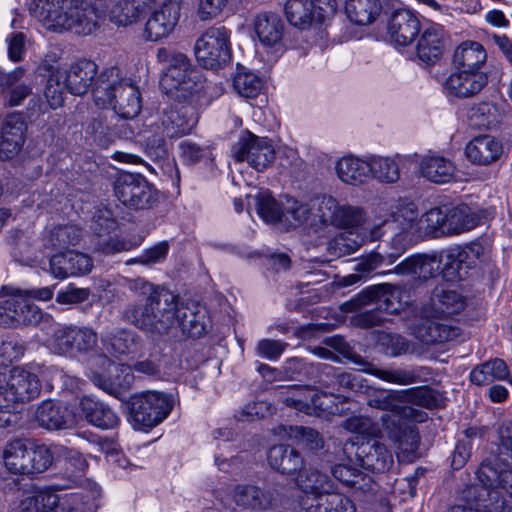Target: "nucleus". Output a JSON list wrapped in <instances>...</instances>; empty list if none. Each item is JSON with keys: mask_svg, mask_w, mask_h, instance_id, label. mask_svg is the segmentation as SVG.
<instances>
[{"mask_svg": "<svg viewBox=\"0 0 512 512\" xmlns=\"http://www.w3.org/2000/svg\"><path fill=\"white\" fill-rule=\"evenodd\" d=\"M108 11L118 13L108 0H38L36 16L49 30L89 35Z\"/></svg>", "mask_w": 512, "mask_h": 512, "instance_id": "nucleus-1", "label": "nucleus"}, {"mask_svg": "<svg viewBox=\"0 0 512 512\" xmlns=\"http://www.w3.org/2000/svg\"><path fill=\"white\" fill-rule=\"evenodd\" d=\"M93 99L100 108L110 107L125 119L136 117L142 108L138 86L131 79L123 78L117 67L104 70L92 90Z\"/></svg>", "mask_w": 512, "mask_h": 512, "instance_id": "nucleus-2", "label": "nucleus"}, {"mask_svg": "<svg viewBox=\"0 0 512 512\" xmlns=\"http://www.w3.org/2000/svg\"><path fill=\"white\" fill-rule=\"evenodd\" d=\"M156 59L167 64L160 79L162 89L177 98H186L203 87V77L181 52L161 47L157 50Z\"/></svg>", "mask_w": 512, "mask_h": 512, "instance_id": "nucleus-3", "label": "nucleus"}, {"mask_svg": "<svg viewBox=\"0 0 512 512\" xmlns=\"http://www.w3.org/2000/svg\"><path fill=\"white\" fill-rule=\"evenodd\" d=\"M40 391V380L29 369L15 367L9 373L0 374V428L9 427L14 422V404L30 401L38 397Z\"/></svg>", "mask_w": 512, "mask_h": 512, "instance_id": "nucleus-4", "label": "nucleus"}, {"mask_svg": "<svg viewBox=\"0 0 512 512\" xmlns=\"http://www.w3.org/2000/svg\"><path fill=\"white\" fill-rule=\"evenodd\" d=\"M176 295L170 291L158 293V298L144 303L129 304L123 314L136 327L150 332H166L174 327L173 303Z\"/></svg>", "mask_w": 512, "mask_h": 512, "instance_id": "nucleus-5", "label": "nucleus"}, {"mask_svg": "<svg viewBox=\"0 0 512 512\" xmlns=\"http://www.w3.org/2000/svg\"><path fill=\"white\" fill-rule=\"evenodd\" d=\"M52 297V287L13 290L7 299L0 302V325L16 327L39 323L43 317L42 312L31 300L48 301Z\"/></svg>", "mask_w": 512, "mask_h": 512, "instance_id": "nucleus-6", "label": "nucleus"}, {"mask_svg": "<svg viewBox=\"0 0 512 512\" xmlns=\"http://www.w3.org/2000/svg\"><path fill=\"white\" fill-rule=\"evenodd\" d=\"M173 408L170 394L145 391L130 398L129 410L133 425L138 429L153 428L161 423Z\"/></svg>", "mask_w": 512, "mask_h": 512, "instance_id": "nucleus-7", "label": "nucleus"}, {"mask_svg": "<svg viewBox=\"0 0 512 512\" xmlns=\"http://www.w3.org/2000/svg\"><path fill=\"white\" fill-rule=\"evenodd\" d=\"M116 198L127 208H152L158 201V191L145 177L134 173H121L114 182Z\"/></svg>", "mask_w": 512, "mask_h": 512, "instance_id": "nucleus-8", "label": "nucleus"}, {"mask_svg": "<svg viewBox=\"0 0 512 512\" xmlns=\"http://www.w3.org/2000/svg\"><path fill=\"white\" fill-rule=\"evenodd\" d=\"M230 34L223 26H212L197 39L195 56L205 68L217 69L231 58Z\"/></svg>", "mask_w": 512, "mask_h": 512, "instance_id": "nucleus-9", "label": "nucleus"}, {"mask_svg": "<svg viewBox=\"0 0 512 512\" xmlns=\"http://www.w3.org/2000/svg\"><path fill=\"white\" fill-rule=\"evenodd\" d=\"M336 10V0H287L284 6L288 22L299 29H307L314 23L324 22Z\"/></svg>", "mask_w": 512, "mask_h": 512, "instance_id": "nucleus-10", "label": "nucleus"}, {"mask_svg": "<svg viewBox=\"0 0 512 512\" xmlns=\"http://www.w3.org/2000/svg\"><path fill=\"white\" fill-rule=\"evenodd\" d=\"M232 154L236 161H246L257 171L266 169L275 158V150L271 142L250 132L241 136L234 144Z\"/></svg>", "mask_w": 512, "mask_h": 512, "instance_id": "nucleus-11", "label": "nucleus"}, {"mask_svg": "<svg viewBox=\"0 0 512 512\" xmlns=\"http://www.w3.org/2000/svg\"><path fill=\"white\" fill-rule=\"evenodd\" d=\"M181 11V0H164L146 21L144 35L149 41L169 36L175 29Z\"/></svg>", "mask_w": 512, "mask_h": 512, "instance_id": "nucleus-12", "label": "nucleus"}, {"mask_svg": "<svg viewBox=\"0 0 512 512\" xmlns=\"http://www.w3.org/2000/svg\"><path fill=\"white\" fill-rule=\"evenodd\" d=\"M488 83L485 71L455 69L444 82V88L450 96L465 99L476 96Z\"/></svg>", "mask_w": 512, "mask_h": 512, "instance_id": "nucleus-13", "label": "nucleus"}, {"mask_svg": "<svg viewBox=\"0 0 512 512\" xmlns=\"http://www.w3.org/2000/svg\"><path fill=\"white\" fill-rule=\"evenodd\" d=\"M67 85V91L76 96H82L99 79L97 76L98 67L90 60L81 59L71 64L69 67L57 69Z\"/></svg>", "mask_w": 512, "mask_h": 512, "instance_id": "nucleus-14", "label": "nucleus"}, {"mask_svg": "<svg viewBox=\"0 0 512 512\" xmlns=\"http://www.w3.org/2000/svg\"><path fill=\"white\" fill-rule=\"evenodd\" d=\"M233 501L240 507L262 512L272 509L278 500V493L271 487L239 484L233 488Z\"/></svg>", "mask_w": 512, "mask_h": 512, "instance_id": "nucleus-15", "label": "nucleus"}, {"mask_svg": "<svg viewBox=\"0 0 512 512\" xmlns=\"http://www.w3.org/2000/svg\"><path fill=\"white\" fill-rule=\"evenodd\" d=\"M412 334L423 344L432 345L456 340L462 335V330L454 321L438 318L416 324L412 327Z\"/></svg>", "mask_w": 512, "mask_h": 512, "instance_id": "nucleus-16", "label": "nucleus"}, {"mask_svg": "<svg viewBox=\"0 0 512 512\" xmlns=\"http://www.w3.org/2000/svg\"><path fill=\"white\" fill-rule=\"evenodd\" d=\"M50 273L56 279L81 276L91 272L92 259L84 253L68 250L54 254L50 258Z\"/></svg>", "mask_w": 512, "mask_h": 512, "instance_id": "nucleus-17", "label": "nucleus"}, {"mask_svg": "<svg viewBox=\"0 0 512 512\" xmlns=\"http://www.w3.org/2000/svg\"><path fill=\"white\" fill-rule=\"evenodd\" d=\"M35 417L38 424L48 430L69 429L77 422V416L70 406L58 400L43 401Z\"/></svg>", "mask_w": 512, "mask_h": 512, "instance_id": "nucleus-18", "label": "nucleus"}, {"mask_svg": "<svg viewBox=\"0 0 512 512\" xmlns=\"http://www.w3.org/2000/svg\"><path fill=\"white\" fill-rule=\"evenodd\" d=\"M173 306L174 326L177 324L183 334L196 338L206 333L210 321L204 307L195 304L179 305L177 296Z\"/></svg>", "mask_w": 512, "mask_h": 512, "instance_id": "nucleus-19", "label": "nucleus"}, {"mask_svg": "<svg viewBox=\"0 0 512 512\" xmlns=\"http://www.w3.org/2000/svg\"><path fill=\"white\" fill-rule=\"evenodd\" d=\"M419 237H410L405 231L395 233L390 242V251L381 254L379 252H371L362 257L355 266V270L359 273H369L383 264L391 265L405 252L407 246Z\"/></svg>", "mask_w": 512, "mask_h": 512, "instance_id": "nucleus-20", "label": "nucleus"}, {"mask_svg": "<svg viewBox=\"0 0 512 512\" xmlns=\"http://www.w3.org/2000/svg\"><path fill=\"white\" fill-rule=\"evenodd\" d=\"M499 460L505 466L498 469L490 463H483L477 471L479 482L492 493L496 487L503 488L512 497V451H506L499 446Z\"/></svg>", "mask_w": 512, "mask_h": 512, "instance_id": "nucleus-21", "label": "nucleus"}, {"mask_svg": "<svg viewBox=\"0 0 512 512\" xmlns=\"http://www.w3.org/2000/svg\"><path fill=\"white\" fill-rule=\"evenodd\" d=\"M504 153L500 140L491 135H480L470 140L464 149L469 162L479 166H489L498 161Z\"/></svg>", "mask_w": 512, "mask_h": 512, "instance_id": "nucleus-22", "label": "nucleus"}, {"mask_svg": "<svg viewBox=\"0 0 512 512\" xmlns=\"http://www.w3.org/2000/svg\"><path fill=\"white\" fill-rule=\"evenodd\" d=\"M25 122L18 113L8 115L3 123L0 140V157L11 159L19 153L25 139Z\"/></svg>", "mask_w": 512, "mask_h": 512, "instance_id": "nucleus-23", "label": "nucleus"}, {"mask_svg": "<svg viewBox=\"0 0 512 512\" xmlns=\"http://www.w3.org/2000/svg\"><path fill=\"white\" fill-rule=\"evenodd\" d=\"M372 408L385 411L381 421L385 430L392 426H399L404 417L411 416L403 406L397 392H379L368 400Z\"/></svg>", "mask_w": 512, "mask_h": 512, "instance_id": "nucleus-24", "label": "nucleus"}, {"mask_svg": "<svg viewBox=\"0 0 512 512\" xmlns=\"http://www.w3.org/2000/svg\"><path fill=\"white\" fill-rule=\"evenodd\" d=\"M419 173L429 182L446 184L456 179L457 169L449 158L438 154H427L420 161Z\"/></svg>", "mask_w": 512, "mask_h": 512, "instance_id": "nucleus-25", "label": "nucleus"}, {"mask_svg": "<svg viewBox=\"0 0 512 512\" xmlns=\"http://www.w3.org/2000/svg\"><path fill=\"white\" fill-rule=\"evenodd\" d=\"M198 117L192 107L181 106L165 111L161 117V129L168 138L183 136L193 129Z\"/></svg>", "mask_w": 512, "mask_h": 512, "instance_id": "nucleus-26", "label": "nucleus"}, {"mask_svg": "<svg viewBox=\"0 0 512 512\" xmlns=\"http://www.w3.org/2000/svg\"><path fill=\"white\" fill-rule=\"evenodd\" d=\"M420 30L418 19L408 10H398L392 16L388 24L390 41L398 46L409 45Z\"/></svg>", "mask_w": 512, "mask_h": 512, "instance_id": "nucleus-27", "label": "nucleus"}, {"mask_svg": "<svg viewBox=\"0 0 512 512\" xmlns=\"http://www.w3.org/2000/svg\"><path fill=\"white\" fill-rule=\"evenodd\" d=\"M466 306L463 295L444 286L433 289L430 297V311L425 310L427 316H451L461 312Z\"/></svg>", "mask_w": 512, "mask_h": 512, "instance_id": "nucleus-28", "label": "nucleus"}, {"mask_svg": "<svg viewBox=\"0 0 512 512\" xmlns=\"http://www.w3.org/2000/svg\"><path fill=\"white\" fill-rule=\"evenodd\" d=\"M487 59V51L480 42L467 40L455 48L452 63L455 69L484 71Z\"/></svg>", "mask_w": 512, "mask_h": 512, "instance_id": "nucleus-29", "label": "nucleus"}, {"mask_svg": "<svg viewBox=\"0 0 512 512\" xmlns=\"http://www.w3.org/2000/svg\"><path fill=\"white\" fill-rule=\"evenodd\" d=\"M356 456L363 468L374 472H385L393 466V456L387 448L377 441L361 443Z\"/></svg>", "mask_w": 512, "mask_h": 512, "instance_id": "nucleus-30", "label": "nucleus"}, {"mask_svg": "<svg viewBox=\"0 0 512 512\" xmlns=\"http://www.w3.org/2000/svg\"><path fill=\"white\" fill-rule=\"evenodd\" d=\"M391 221H385L390 230L405 231L410 237H419V218L415 203L399 200L391 207Z\"/></svg>", "mask_w": 512, "mask_h": 512, "instance_id": "nucleus-31", "label": "nucleus"}, {"mask_svg": "<svg viewBox=\"0 0 512 512\" xmlns=\"http://www.w3.org/2000/svg\"><path fill=\"white\" fill-rule=\"evenodd\" d=\"M487 254V248L478 241L464 246H456L446 250L442 257L445 263L452 269L472 268L477 262L482 261Z\"/></svg>", "mask_w": 512, "mask_h": 512, "instance_id": "nucleus-32", "label": "nucleus"}, {"mask_svg": "<svg viewBox=\"0 0 512 512\" xmlns=\"http://www.w3.org/2000/svg\"><path fill=\"white\" fill-rule=\"evenodd\" d=\"M445 260L441 256V261ZM440 260L436 255H413L396 265L392 270L398 275H414L419 279H428L439 270Z\"/></svg>", "mask_w": 512, "mask_h": 512, "instance_id": "nucleus-33", "label": "nucleus"}, {"mask_svg": "<svg viewBox=\"0 0 512 512\" xmlns=\"http://www.w3.org/2000/svg\"><path fill=\"white\" fill-rule=\"evenodd\" d=\"M80 409L87 421L101 429H112L119 424V417L106 404L96 401L91 397L81 398Z\"/></svg>", "mask_w": 512, "mask_h": 512, "instance_id": "nucleus-34", "label": "nucleus"}, {"mask_svg": "<svg viewBox=\"0 0 512 512\" xmlns=\"http://www.w3.org/2000/svg\"><path fill=\"white\" fill-rule=\"evenodd\" d=\"M338 178L350 185H360L370 178L369 161L348 155L340 158L335 165Z\"/></svg>", "mask_w": 512, "mask_h": 512, "instance_id": "nucleus-35", "label": "nucleus"}, {"mask_svg": "<svg viewBox=\"0 0 512 512\" xmlns=\"http://www.w3.org/2000/svg\"><path fill=\"white\" fill-rule=\"evenodd\" d=\"M291 395L284 398L287 406L294 407L300 411L310 413L311 409L319 411H330L332 409L323 401L328 398L326 393H319L310 387H293L290 390Z\"/></svg>", "mask_w": 512, "mask_h": 512, "instance_id": "nucleus-36", "label": "nucleus"}, {"mask_svg": "<svg viewBox=\"0 0 512 512\" xmlns=\"http://www.w3.org/2000/svg\"><path fill=\"white\" fill-rule=\"evenodd\" d=\"M408 159V156L398 154L393 157L370 156V176L383 183H395L400 177V166Z\"/></svg>", "mask_w": 512, "mask_h": 512, "instance_id": "nucleus-37", "label": "nucleus"}, {"mask_svg": "<svg viewBox=\"0 0 512 512\" xmlns=\"http://www.w3.org/2000/svg\"><path fill=\"white\" fill-rule=\"evenodd\" d=\"M253 25L263 45L273 47L281 41L283 23L278 15L269 12L260 13L255 17Z\"/></svg>", "mask_w": 512, "mask_h": 512, "instance_id": "nucleus-38", "label": "nucleus"}, {"mask_svg": "<svg viewBox=\"0 0 512 512\" xmlns=\"http://www.w3.org/2000/svg\"><path fill=\"white\" fill-rule=\"evenodd\" d=\"M467 118L478 129H493L504 120L505 114L496 104L480 102L468 109Z\"/></svg>", "mask_w": 512, "mask_h": 512, "instance_id": "nucleus-39", "label": "nucleus"}, {"mask_svg": "<svg viewBox=\"0 0 512 512\" xmlns=\"http://www.w3.org/2000/svg\"><path fill=\"white\" fill-rule=\"evenodd\" d=\"M443 32L439 27L432 26L425 29L417 42V57L424 63L437 61L443 51Z\"/></svg>", "mask_w": 512, "mask_h": 512, "instance_id": "nucleus-40", "label": "nucleus"}, {"mask_svg": "<svg viewBox=\"0 0 512 512\" xmlns=\"http://www.w3.org/2000/svg\"><path fill=\"white\" fill-rule=\"evenodd\" d=\"M268 462L274 470L282 474H293L304 465L302 456L295 449L285 445H276L270 448Z\"/></svg>", "mask_w": 512, "mask_h": 512, "instance_id": "nucleus-41", "label": "nucleus"}, {"mask_svg": "<svg viewBox=\"0 0 512 512\" xmlns=\"http://www.w3.org/2000/svg\"><path fill=\"white\" fill-rule=\"evenodd\" d=\"M449 205L436 206L419 218V238L447 233Z\"/></svg>", "mask_w": 512, "mask_h": 512, "instance_id": "nucleus-42", "label": "nucleus"}, {"mask_svg": "<svg viewBox=\"0 0 512 512\" xmlns=\"http://www.w3.org/2000/svg\"><path fill=\"white\" fill-rule=\"evenodd\" d=\"M296 484L305 495L312 497V503H316L320 496H324L332 488L329 477L313 469L299 472Z\"/></svg>", "mask_w": 512, "mask_h": 512, "instance_id": "nucleus-43", "label": "nucleus"}, {"mask_svg": "<svg viewBox=\"0 0 512 512\" xmlns=\"http://www.w3.org/2000/svg\"><path fill=\"white\" fill-rule=\"evenodd\" d=\"M57 446L37 445L27 450L22 475L42 473L49 469L54 462V457L60 452Z\"/></svg>", "mask_w": 512, "mask_h": 512, "instance_id": "nucleus-44", "label": "nucleus"}, {"mask_svg": "<svg viewBox=\"0 0 512 512\" xmlns=\"http://www.w3.org/2000/svg\"><path fill=\"white\" fill-rule=\"evenodd\" d=\"M463 504L452 506L448 512H491L488 507L490 500V490L483 486L481 482L473 484L463 491Z\"/></svg>", "mask_w": 512, "mask_h": 512, "instance_id": "nucleus-45", "label": "nucleus"}, {"mask_svg": "<svg viewBox=\"0 0 512 512\" xmlns=\"http://www.w3.org/2000/svg\"><path fill=\"white\" fill-rule=\"evenodd\" d=\"M381 11L379 0H346L345 13L356 25L372 23Z\"/></svg>", "mask_w": 512, "mask_h": 512, "instance_id": "nucleus-46", "label": "nucleus"}, {"mask_svg": "<svg viewBox=\"0 0 512 512\" xmlns=\"http://www.w3.org/2000/svg\"><path fill=\"white\" fill-rule=\"evenodd\" d=\"M320 207H325L331 211L329 215L325 213L321 215L323 221H334L339 217L342 219V223L349 227H356L364 221V212L361 208L337 207V203L332 197H324L321 200Z\"/></svg>", "mask_w": 512, "mask_h": 512, "instance_id": "nucleus-47", "label": "nucleus"}, {"mask_svg": "<svg viewBox=\"0 0 512 512\" xmlns=\"http://www.w3.org/2000/svg\"><path fill=\"white\" fill-rule=\"evenodd\" d=\"M509 371L501 359H493L475 367L470 373V380L476 385H488L496 380H504Z\"/></svg>", "mask_w": 512, "mask_h": 512, "instance_id": "nucleus-48", "label": "nucleus"}, {"mask_svg": "<svg viewBox=\"0 0 512 512\" xmlns=\"http://www.w3.org/2000/svg\"><path fill=\"white\" fill-rule=\"evenodd\" d=\"M305 512H356V507L344 494L329 491L320 496L316 503L308 505Z\"/></svg>", "mask_w": 512, "mask_h": 512, "instance_id": "nucleus-49", "label": "nucleus"}, {"mask_svg": "<svg viewBox=\"0 0 512 512\" xmlns=\"http://www.w3.org/2000/svg\"><path fill=\"white\" fill-rule=\"evenodd\" d=\"M28 446L22 439L8 442L2 451V460L5 468L13 474H23Z\"/></svg>", "mask_w": 512, "mask_h": 512, "instance_id": "nucleus-50", "label": "nucleus"}, {"mask_svg": "<svg viewBox=\"0 0 512 512\" xmlns=\"http://www.w3.org/2000/svg\"><path fill=\"white\" fill-rule=\"evenodd\" d=\"M479 217L467 205L450 206L447 233L458 234L478 225Z\"/></svg>", "mask_w": 512, "mask_h": 512, "instance_id": "nucleus-51", "label": "nucleus"}, {"mask_svg": "<svg viewBox=\"0 0 512 512\" xmlns=\"http://www.w3.org/2000/svg\"><path fill=\"white\" fill-rule=\"evenodd\" d=\"M355 362L362 363V361H355ZM363 364L365 365V368H363L364 372L374 375L375 377H377L383 381L392 383V384L409 385V384H413L417 381V375L411 370L401 369V368L380 369V368L374 367L370 363L363 362Z\"/></svg>", "mask_w": 512, "mask_h": 512, "instance_id": "nucleus-52", "label": "nucleus"}, {"mask_svg": "<svg viewBox=\"0 0 512 512\" xmlns=\"http://www.w3.org/2000/svg\"><path fill=\"white\" fill-rule=\"evenodd\" d=\"M262 80L250 71L239 68L233 79V87L236 92L246 98L256 97L261 89Z\"/></svg>", "mask_w": 512, "mask_h": 512, "instance_id": "nucleus-53", "label": "nucleus"}, {"mask_svg": "<svg viewBox=\"0 0 512 512\" xmlns=\"http://www.w3.org/2000/svg\"><path fill=\"white\" fill-rule=\"evenodd\" d=\"M258 215L267 223L281 221L284 213L279 203L269 191H261L255 196Z\"/></svg>", "mask_w": 512, "mask_h": 512, "instance_id": "nucleus-54", "label": "nucleus"}, {"mask_svg": "<svg viewBox=\"0 0 512 512\" xmlns=\"http://www.w3.org/2000/svg\"><path fill=\"white\" fill-rule=\"evenodd\" d=\"M389 438L398 444V448L405 453H414L418 448L419 436L412 428L403 427V420L400 425L392 426L387 430Z\"/></svg>", "mask_w": 512, "mask_h": 512, "instance_id": "nucleus-55", "label": "nucleus"}, {"mask_svg": "<svg viewBox=\"0 0 512 512\" xmlns=\"http://www.w3.org/2000/svg\"><path fill=\"white\" fill-rule=\"evenodd\" d=\"M109 346L120 355L137 354L141 348V341L133 332L120 330L111 337Z\"/></svg>", "mask_w": 512, "mask_h": 512, "instance_id": "nucleus-56", "label": "nucleus"}, {"mask_svg": "<svg viewBox=\"0 0 512 512\" xmlns=\"http://www.w3.org/2000/svg\"><path fill=\"white\" fill-rule=\"evenodd\" d=\"M65 90H67V85L59 71L57 69L52 71L45 88V97L52 109L63 105Z\"/></svg>", "mask_w": 512, "mask_h": 512, "instance_id": "nucleus-57", "label": "nucleus"}, {"mask_svg": "<svg viewBox=\"0 0 512 512\" xmlns=\"http://www.w3.org/2000/svg\"><path fill=\"white\" fill-rule=\"evenodd\" d=\"M80 238V231L73 225L59 226L51 230L48 237V246L54 249L66 248L75 245Z\"/></svg>", "mask_w": 512, "mask_h": 512, "instance_id": "nucleus-58", "label": "nucleus"}, {"mask_svg": "<svg viewBox=\"0 0 512 512\" xmlns=\"http://www.w3.org/2000/svg\"><path fill=\"white\" fill-rule=\"evenodd\" d=\"M377 344L380 350L390 357L402 355L408 350L407 340L398 334L382 333L378 337Z\"/></svg>", "mask_w": 512, "mask_h": 512, "instance_id": "nucleus-59", "label": "nucleus"}, {"mask_svg": "<svg viewBox=\"0 0 512 512\" xmlns=\"http://www.w3.org/2000/svg\"><path fill=\"white\" fill-rule=\"evenodd\" d=\"M289 437L294 438L297 444L310 450H318L323 447V440L319 433L312 428L290 427Z\"/></svg>", "mask_w": 512, "mask_h": 512, "instance_id": "nucleus-60", "label": "nucleus"}, {"mask_svg": "<svg viewBox=\"0 0 512 512\" xmlns=\"http://www.w3.org/2000/svg\"><path fill=\"white\" fill-rule=\"evenodd\" d=\"M335 384L339 389L348 390L355 393H367L369 387L366 379L361 375L350 372H338L333 375Z\"/></svg>", "mask_w": 512, "mask_h": 512, "instance_id": "nucleus-61", "label": "nucleus"}, {"mask_svg": "<svg viewBox=\"0 0 512 512\" xmlns=\"http://www.w3.org/2000/svg\"><path fill=\"white\" fill-rule=\"evenodd\" d=\"M70 337L73 342V352L89 351L96 346L97 335L89 328L69 327Z\"/></svg>", "mask_w": 512, "mask_h": 512, "instance_id": "nucleus-62", "label": "nucleus"}, {"mask_svg": "<svg viewBox=\"0 0 512 512\" xmlns=\"http://www.w3.org/2000/svg\"><path fill=\"white\" fill-rule=\"evenodd\" d=\"M48 346L54 353L59 355L73 354V342L70 337L69 327L56 329L48 340Z\"/></svg>", "mask_w": 512, "mask_h": 512, "instance_id": "nucleus-63", "label": "nucleus"}, {"mask_svg": "<svg viewBox=\"0 0 512 512\" xmlns=\"http://www.w3.org/2000/svg\"><path fill=\"white\" fill-rule=\"evenodd\" d=\"M343 427L352 433L373 436L377 432L376 425L368 417L353 416L343 422Z\"/></svg>", "mask_w": 512, "mask_h": 512, "instance_id": "nucleus-64", "label": "nucleus"}]
</instances>
